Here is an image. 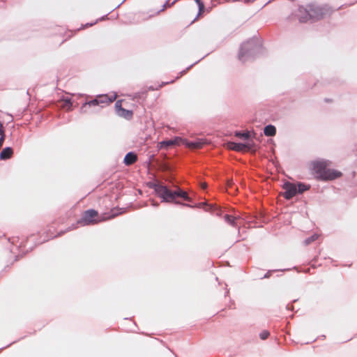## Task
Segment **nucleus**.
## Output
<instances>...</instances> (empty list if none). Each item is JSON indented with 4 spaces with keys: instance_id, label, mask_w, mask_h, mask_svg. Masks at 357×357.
Masks as SVG:
<instances>
[{
    "instance_id": "f3484780",
    "label": "nucleus",
    "mask_w": 357,
    "mask_h": 357,
    "mask_svg": "<svg viewBox=\"0 0 357 357\" xmlns=\"http://www.w3.org/2000/svg\"><path fill=\"white\" fill-rule=\"evenodd\" d=\"M317 238H318V235L317 234H313L310 238L305 239L304 243H305V245H309L312 242L316 241Z\"/></svg>"
},
{
    "instance_id": "aec40b11",
    "label": "nucleus",
    "mask_w": 357,
    "mask_h": 357,
    "mask_svg": "<svg viewBox=\"0 0 357 357\" xmlns=\"http://www.w3.org/2000/svg\"><path fill=\"white\" fill-rule=\"evenodd\" d=\"M236 137H242L244 139H248L250 136V132H245V133H241V132H236Z\"/></svg>"
},
{
    "instance_id": "f8f14e48",
    "label": "nucleus",
    "mask_w": 357,
    "mask_h": 357,
    "mask_svg": "<svg viewBox=\"0 0 357 357\" xmlns=\"http://www.w3.org/2000/svg\"><path fill=\"white\" fill-rule=\"evenodd\" d=\"M264 132L266 136H274L276 133V128L272 125H268L264 128Z\"/></svg>"
},
{
    "instance_id": "a878e982",
    "label": "nucleus",
    "mask_w": 357,
    "mask_h": 357,
    "mask_svg": "<svg viewBox=\"0 0 357 357\" xmlns=\"http://www.w3.org/2000/svg\"><path fill=\"white\" fill-rule=\"evenodd\" d=\"M202 188H206V183H202Z\"/></svg>"
},
{
    "instance_id": "f03ea898",
    "label": "nucleus",
    "mask_w": 357,
    "mask_h": 357,
    "mask_svg": "<svg viewBox=\"0 0 357 357\" xmlns=\"http://www.w3.org/2000/svg\"><path fill=\"white\" fill-rule=\"evenodd\" d=\"M154 190L158 196L161 197L164 202H172L176 197V193L162 185H154Z\"/></svg>"
},
{
    "instance_id": "423d86ee",
    "label": "nucleus",
    "mask_w": 357,
    "mask_h": 357,
    "mask_svg": "<svg viewBox=\"0 0 357 357\" xmlns=\"http://www.w3.org/2000/svg\"><path fill=\"white\" fill-rule=\"evenodd\" d=\"M284 189L285 192H284V196L287 199H291L297 193V186L291 183H287L284 185Z\"/></svg>"
},
{
    "instance_id": "412c9836",
    "label": "nucleus",
    "mask_w": 357,
    "mask_h": 357,
    "mask_svg": "<svg viewBox=\"0 0 357 357\" xmlns=\"http://www.w3.org/2000/svg\"><path fill=\"white\" fill-rule=\"evenodd\" d=\"M307 190V188L305 185L301 184V183L298 185V187H297L298 192H303Z\"/></svg>"
},
{
    "instance_id": "1a4fd4ad",
    "label": "nucleus",
    "mask_w": 357,
    "mask_h": 357,
    "mask_svg": "<svg viewBox=\"0 0 357 357\" xmlns=\"http://www.w3.org/2000/svg\"><path fill=\"white\" fill-rule=\"evenodd\" d=\"M310 18L320 19L324 15L323 9L321 8H317L315 9H311L309 13Z\"/></svg>"
},
{
    "instance_id": "4be33fe9",
    "label": "nucleus",
    "mask_w": 357,
    "mask_h": 357,
    "mask_svg": "<svg viewBox=\"0 0 357 357\" xmlns=\"http://www.w3.org/2000/svg\"><path fill=\"white\" fill-rule=\"evenodd\" d=\"M225 220H226V221H227V222H229V223H230V224H231V225H233V224H234V218H233V217H231V216L227 215L225 216Z\"/></svg>"
},
{
    "instance_id": "6e6552de",
    "label": "nucleus",
    "mask_w": 357,
    "mask_h": 357,
    "mask_svg": "<svg viewBox=\"0 0 357 357\" xmlns=\"http://www.w3.org/2000/svg\"><path fill=\"white\" fill-rule=\"evenodd\" d=\"M100 104H109L113 102L116 98V95L114 94L112 96H108L107 95H102L98 96Z\"/></svg>"
},
{
    "instance_id": "f257e3e1",
    "label": "nucleus",
    "mask_w": 357,
    "mask_h": 357,
    "mask_svg": "<svg viewBox=\"0 0 357 357\" xmlns=\"http://www.w3.org/2000/svg\"><path fill=\"white\" fill-rule=\"evenodd\" d=\"M331 165V162L329 160L313 162V171L322 180H333L340 178L342 173L338 170L328 168Z\"/></svg>"
},
{
    "instance_id": "4468645a",
    "label": "nucleus",
    "mask_w": 357,
    "mask_h": 357,
    "mask_svg": "<svg viewBox=\"0 0 357 357\" xmlns=\"http://www.w3.org/2000/svg\"><path fill=\"white\" fill-rule=\"evenodd\" d=\"M72 103L69 100H66L62 102L61 107L66 110H70Z\"/></svg>"
},
{
    "instance_id": "b1692460",
    "label": "nucleus",
    "mask_w": 357,
    "mask_h": 357,
    "mask_svg": "<svg viewBox=\"0 0 357 357\" xmlns=\"http://www.w3.org/2000/svg\"><path fill=\"white\" fill-rule=\"evenodd\" d=\"M5 139V135H0V148L2 146Z\"/></svg>"
},
{
    "instance_id": "5701e85b",
    "label": "nucleus",
    "mask_w": 357,
    "mask_h": 357,
    "mask_svg": "<svg viewBox=\"0 0 357 357\" xmlns=\"http://www.w3.org/2000/svg\"><path fill=\"white\" fill-rule=\"evenodd\" d=\"M268 335H269V333L268 331H263L262 333H260V337L262 340L266 339Z\"/></svg>"
},
{
    "instance_id": "dca6fc26",
    "label": "nucleus",
    "mask_w": 357,
    "mask_h": 357,
    "mask_svg": "<svg viewBox=\"0 0 357 357\" xmlns=\"http://www.w3.org/2000/svg\"><path fill=\"white\" fill-rule=\"evenodd\" d=\"M248 52V48L246 47H243L241 50V52L239 54V59L242 61H245L244 56L245 54Z\"/></svg>"
},
{
    "instance_id": "0eeeda50",
    "label": "nucleus",
    "mask_w": 357,
    "mask_h": 357,
    "mask_svg": "<svg viewBox=\"0 0 357 357\" xmlns=\"http://www.w3.org/2000/svg\"><path fill=\"white\" fill-rule=\"evenodd\" d=\"M206 143L205 141L199 139L194 142H189L187 140H183V144L191 149H200Z\"/></svg>"
},
{
    "instance_id": "39448f33",
    "label": "nucleus",
    "mask_w": 357,
    "mask_h": 357,
    "mask_svg": "<svg viewBox=\"0 0 357 357\" xmlns=\"http://www.w3.org/2000/svg\"><path fill=\"white\" fill-rule=\"evenodd\" d=\"M122 100H118L115 104L116 113L119 116L127 119H130L132 116L131 110L125 109L122 107Z\"/></svg>"
},
{
    "instance_id": "a211bd4d",
    "label": "nucleus",
    "mask_w": 357,
    "mask_h": 357,
    "mask_svg": "<svg viewBox=\"0 0 357 357\" xmlns=\"http://www.w3.org/2000/svg\"><path fill=\"white\" fill-rule=\"evenodd\" d=\"M86 105H93V106L100 105L98 98L97 97V98H96L95 100H91V101L89 102L85 103V104L82 107V109H83L84 108V107H85Z\"/></svg>"
},
{
    "instance_id": "20e7f679",
    "label": "nucleus",
    "mask_w": 357,
    "mask_h": 357,
    "mask_svg": "<svg viewBox=\"0 0 357 357\" xmlns=\"http://www.w3.org/2000/svg\"><path fill=\"white\" fill-rule=\"evenodd\" d=\"M100 220L98 219V212L94 210H89L84 212L82 218L79 221V223L83 225H89L95 224Z\"/></svg>"
},
{
    "instance_id": "9b49d317",
    "label": "nucleus",
    "mask_w": 357,
    "mask_h": 357,
    "mask_svg": "<svg viewBox=\"0 0 357 357\" xmlns=\"http://www.w3.org/2000/svg\"><path fill=\"white\" fill-rule=\"evenodd\" d=\"M137 160V155L133 153H128L126 154L124 158V162L127 165H130L132 163H134Z\"/></svg>"
},
{
    "instance_id": "ddd939ff",
    "label": "nucleus",
    "mask_w": 357,
    "mask_h": 357,
    "mask_svg": "<svg viewBox=\"0 0 357 357\" xmlns=\"http://www.w3.org/2000/svg\"><path fill=\"white\" fill-rule=\"evenodd\" d=\"M174 146V143H172L171 140L162 141L158 143V147L159 149H167L169 146Z\"/></svg>"
},
{
    "instance_id": "6ab92c4d",
    "label": "nucleus",
    "mask_w": 357,
    "mask_h": 357,
    "mask_svg": "<svg viewBox=\"0 0 357 357\" xmlns=\"http://www.w3.org/2000/svg\"><path fill=\"white\" fill-rule=\"evenodd\" d=\"M183 140L185 139L178 137H176L174 139H172V143H174V146L180 145L181 143L183 144Z\"/></svg>"
},
{
    "instance_id": "9d476101",
    "label": "nucleus",
    "mask_w": 357,
    "mask_h": 357,
    "mask_svg": "<svg viewBox=\"0 0 357 357\" xmlns=\"http://www.w3.org/2000/svg\"><path fill=\"white\" fill-rule=\"evenodd\" d=\"M13 155V149L10 147L5 148L0 153V159L6 160Z\"/></svg>"
},
{
    "instance_id": "7ed1b4c3",
    "label": "nucleus",
    "mask_w": 357,
    "mask_h": 357,
    "mask_svg": "<svg viewBox=\"0 0 357 357\" xmlns=\"http://www.w3.org/2000/svg\"><path fill=\"white\" fill-rule=\"evenodd\" d=\"M255 144L252 142L248 141L247 143H235V142H227L225 144L227 149L234 150L239 152H245L252 149Z\"/></svg>"
},
{
    "instance_id": "393cba45",
    "label": "nucleus",
    "mask_w": 357,
    "mask_h": 357,
    "mask_svg": "<svg viewBox=\"0 0 357 357\" xmlns=\"http://www.w3.org/2000/svg\"><path fill=\"white\" fill-rule=\"evenodd\" d=\"M5 135V134H4V130H3V125L0 122V135Z\"/></svg>"
},
{
    "instance_id": "2eb2a0df",
    "label": "nucleus",
    "mask_w": 357,
    "mask_h": 357,
    "mask_svg": "<svg viewBox=\"0 0 357 357\" xmlns=\"http://www.w3.org/2000/svg\"><path fill=\"white\" fill-rule=\"evenodd\" d=\"M174 192H176V196L181 197L186 200L189 199V197H188L187 193L181 190L180 189H178L177 191H175Z\"/></svg>"
}]
</instances>
